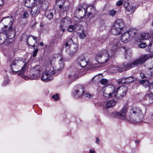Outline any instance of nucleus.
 <instances>
[{
    "instance_id": "obj_22",
    "label": "nucleus",
    "mask_w": 153,
    "mask_h": 153,
    "mask_svg": "<svg viewBox=\"0 0 153 153\" xmlns=\"http://www.w3.org/2000/svg\"><path fill=\"white\" fill-rule=\"evenodd\" d=\"M79 75L78 71L75 72L74 71L71 72L68 75V77L71 79L72 81H73L76 79Z\"/></svg>"
},
{
    "instance_id": "obj_1",
    "label": "nucleus",
    "mask_w": 153,
    "mask_h": 153,
    "mask_svg": "<svg viewBox=\"0 0 153 153\" xmlns=\"http://www.w3.org/2000/svg\"><path fill=\"white\" fill-rule=\"evenodd\" d=\"M109 44L106 50L98 53L96 57L97 61L101 63H105L114 56L115 52L118 48L123 49L126 51L125 48L121 44L120 41L117 39L111 38Z\"/></svg>"
},
{
    "instance_id": "obj_11",
    "label": "nucleus",
    "mask_w": 153,
    "mask_h": 153,
    "mask_svg": "<svg viewBox=\"0 0 153 153\" xmlns=\"http://www.w3.org/2000/svg\"><path fill=\"white\" fill-rule=\"evenodd\" d=\"M50 71L46 68V71L42 73L41 80L44 82H48L51 80L53 77L50 74Z\"/></svg>"
},
{
    "instance_id": "obj_56",
    "label": "nucleus",
    "mask_w": 153,
    "mask_h": 153,
    "mask_svg": "<svg viewBox=\"0 0 153 153\" xmlns=\"http://www.w3.org/2000/svg\"><path fill=\"white\" fill-rule=\"evenodd\" d=\"M139 142L137 140H136L135 141V143H139Z\"/></svg>"
},
{
    "instance_id": "obj_35",
    "label": "nucleus",
    "mask_w": 153,
    "mask_h": 153,
    "mask_svg": "<svg viewBox=\"0 0 153 153\" xmlns=\"http://www.w3.org/2000/svg\"><path fill=\"white\" fill-rule=\"evenodd\" d=\"M116 13V11L114 10H112L109 11V15L111 16H114L115 15Z\"/></svg>"
},
{
    "instance_id": "obj_58",
    "label": "nucleus",
    "mask_w": 153,
    "mask_h": 153,
    "mask_svg": "<svg viewBox=\"0 0 153 153\" xmlns=\"http://www.w3.org/2000/svg\"><path fill=\"white\" fill-rule=\"evenodd\" d=\"M152 69V68H149V69Z\"/></svg>"
},
{
    "instance_id": "obj_45",
    "label": "nucleus",
    "mask_w": 153,
    "mask_h": 153,
    "mask_svg": "<svg viewBox=\"0 0 153 153\" xmlns=\"http://www.w3.org/2000/svg\"><path fill=\"white\" fill-rule=\"evenodd\" d=\"M123 4V2L121 0H120L118 1L116 3V5L118 6H120L122 5Z\"/></svg>"
},
{
    "instance_id": "obj_10",
    "label": "nucleus",
    "mask_w": 153,
    "mask_h": 153,
    "mask_svg": "<svg viewBox=\"0 0 153 153\" xmlns=\"http://www.w3.org/2000/svg\"><path fill=\"white\" fill-rule=\"evenodd\" d=\"M84 92V87L81 85H78L73 92L75 98H78L82 95Z\"/></svg>"
},
{
    "instance_id": "obj_48",
    "label": "nucleus",
    "mask_w": 153,
    "mask_h": 153,
    "mask_svg": "<svg viewBox=\"0 0 153 153\" xmlns=\"http://www.w3.org/2000/svg\"><path fill=\"white\" fill-rule=\"evenodd\" d=\"M4 0H0V6L4 4Z\"/></svg>"
},
{
    "instance_id": "obj_3",
    "label": "nucleus",
    "mask_w": 153,
    "mask_h": 153,
    "mask_svg": "<svg viewBox=\"0 0 153 153\" xmlns=\"http://www.w3.org/2000/svg\"><path fill=\"white\" fill-rule=\"evenodd\" d=\"M151 57L150 55H143L131 62H124L123 63V68L119 67L117 65H112L110 68V71L113 73L117 72H121L124 70H128L135 66L141 65L144 63L147 60L151 58Z\"/></svg>"
},
{
    "instance_id": "obj_8",
    "label": "nucleus",
    "mask_w": 153,
    "mask_h": 153,
    "mask_svg": "<svg viewBox=\"0 0 153 153\" xmlns=\"http://www.w3.org/2000/svg\"><path fill=\"white\" fill-rule=\"evenodd\" d=\"M8 28V26L6 25L1 26L0 25V33L5 32V34L8 36V39L9 42H12L14 40L15 33L13 30L12 26H9Z\"/></svg>"
},
{
    "instance_id": "obj_31",
    "label": "nucleus",
    "mask_w": 153,
    "mask_h": 153,
    "mask_svg": "<svg viewBox=\"0 0 153 153\" xmlns=\"http://www.w3.org/2000/svg\"><path fill=\"white\" fill-rule=\"evenodd\" d=\"M61 11L63 13L67 12L69 9V7L68 6H63L62 8H59Z\"/></svg>"
},
{
    "instance_id": "obj_5",
    "label": "nucleus",
    "mask_w": 153,
    "mask_h": 153,
    "mask_svg": "<svg viewBox=\"0 0 153 153\" xmlns=\"http://www.w3.org/2000/svg\"><path fill=\"white\" fill-rule=\"evenodd\" d=\"M95 10V7L93 4L84 3L78 7L75 13L77 14L78 13L80 14V17H82V15L85 16V14H86L87 16L91 19L94 17V14L91 12L94 11Z\"/></svg>"
},
{
    "instance_id": "obj_55",
    "label": "nucleus",
    "mask_w": 153,
    "mask_h": 153,
    "mask_svg": "<svg viewBox=\"0 0 153 153\" xmlns=\"http://www.w3.org/2000/svg\"><path fill=\"white\" fill-rule=\"evenodd\" d=\"M149 16L150 18H151V19H152V15H149Z\"/></svg>"
},
{
    "instance_id": "obj_25",
    "label": "nucleus",
    "mask_w": 153,
    "mask_h": 153,
    "mask_svg": "<svg viewBox=\"0 0 153 153\" xmlns=\"http://www.w3.org/2000/svg\"><path fill=\"white\" fill-rule=\"evenodd\" d=\"M35 0H26L25 2V5L28 8L32 7L35 5Z\"/></svg>"
},
{
    "instance_id": "obj_23",
    "label": "nucleus",
    "mask_w": 153,
    "mask_h": 153,
    "mask_svg": "<svg viewBox=\"0 0 153 153\" xmlns=\"http://www.w3.org/2000/svg\"><path fill=\"white\" fill-rule=\"evenodd\" d=\"M129 36L126 32L124 33L121 36L120 40L122 42L124 43H127L129 40Z\"/></svg>"
},
{
    "instance_id": "obj_15",
    "label": "nucleus",
    "mask_w": 153,
    "mask_h": 153,
    "mask_svg": "<svg viewBox=\"0 0 153 153\" xmlns=\"http://www.w3.org/2000/svg\"><path fill=\"white\" fill-rule=\"evenodd\" d=\"M123 6L126 10L130 13V14H133L136 8L138 7V6H137L136 7L134 6H132L129 4L128 2L125 3Z\"/></svg>"
},
{
    "instance_id": "obj_44",
    "label": "nucleus",
    "mask_w": 153,
    "mask_h": 153,
    "mask_svg": "<svg viewBox=\"0 0 153 153\" xmlns=\"http://www.w3.org/2000/svg\"><path fill=\"white\" fill-rule=\"evenodd\" d=\"M36 2H39L38 4H39V5L40 7H41L42 5V2L43 1V0H36Z\"/></svg>"
},
{
    "instance_id": "obj_52",
    "label": "nucleus",
    "mask_w": 153,
    "mask_h": 153,
    "mask_svg": "<svg viewBox=\"0 0 153 153\" xmlns=\"http://www.w3.org/2000/svg\"><path fill=\"white\" fill-rule=\"evenodd\" d=\"M90 153H95V151L94 150H90Z\"/></svg>"
},
{
    "instance_id": "obj_51",
    "label": "nucleus",
    "mask_w": 153,
    "mask_h": 153,
    "mask_svg": "<svg viewBox=\"0 0 153 153\" xmlns=\"http://www.w3.org/2000/svg\"><path fill=\"white\" fill-rule=\"evenodd\" d=\"M99 142V139L98 138H96V143H98Z\"/></svg>"
},
{
    "instance_id": "obj_39",
    "label": "nucleus",
    "mask_w": 153,
    "mask_h": 153,
    "mask_svg": "<svg viewBox=\"0 0 153 153\" xmlns=\"http://www.w3.org/2000/svg\"><path fill=\"white\" fill-rule=\"evenodd\" d=\"M84 96L89 98H92L93 97V96L92 94H91L89 92H87L85 94Z\"/></svg>"
},
{
    "instance_id": "obj_32",
    "label": "nucleus",
    "mask_w": 153,
    "mask_h": 153,
    "mask_svg": "<svg viewBox=\"0 0 153 153\" xmlns=\"http://www.w3.org/2000/svg\"><path fill=\"white\" fill-rule=\"evenodd\" d=\"M145 95L148 97L149 100H153V93L149 91V90L146 94Z\"/></svg>"
},
{
    "instance_id": "obj_4",
    "label": "nucleus",
    "mask_w": 153,
    "mask_h": 153,
    "mask_svg": "<svg viewBox=\"0 0 153 153\" xmlns=\"http://www.w3.org/2000/svg\"><path fill=\"white\" fill-rule=\"evenodd\" d=\"M127 89V87L123 85L118 87L115 91L114 86L111 85L106 87L103 94L107 98L114 97L119 99L126 95Z\"/></svg>"
},
{
    "instance_id": "obj_41",
    "label": "nucleus",
    "mask_w": 153,
    "mask_h": 153,
    "mask_svg": "<svg viewBox=\"0 0 153 153\" xmlns=\"http://www.w3.org/2000/svg\"><path fill=\"white\" fill-rule=\"evenodd\" d=\"M79 37L81 39H84L86 37V35L84 33H82L80 34Z\"/></svg>"
},
{
    "instance_id": "obj_28",
    "label": "nucleus",
    "mask_w": 153,
    "mask_h": 153,
    "mask_svg": "<svg viewBox=\"0 0 153 153\" xmlns=\"http://www.w3.org/2000/svg\"><path fill=\"white\" fill-rule=\"evenodd\" d=\"M65 2L64 0H56V3L59 6V8H62Z\"/></svg>"
},
{
    "instance_id": "obj_30",
    "label": "nucleus",
    "mask_w": 153,
    "mask_h": 153,
    "mask_svg": "<svg viewBox=\"0 0 153 153\" xmlns=\"http://www.w3.org/2000/svg\"><path fill=\"white\" fill-rule=\"evenodd\" d=\"M139 82L145 87H146L150 85L149 82L148 80H140Z\"/></svg>"
},
{
    "instance_id": "obj_19",
    "label": "nucleus",
    "mask_w": 153,
    "mask_h": 153,
    "mask_svg": "<svg viewBox=\"0 0 153 153\" xmlns=\"http://www.w3.org/2000/svg\"><path fill=\"white\" fill-rule=\"evenodd\" d=\"M37 37L33 36H30L28 37L26 41V42L28 46L31 45V44H34L35 43L33 42L34 41L35 43H36L37 42Z\"/></svg>"
},
{
    "instance_id": "obj_53",
    "label": "nucleus",
    "mask_w": 153,
    "mask_h": 153,
    "mask_svg": "<svg viewBox=\"0 0 153 153\" xmlns=\"http://www.w3.org/2000/svg\"><path fill=\"white\" fill-rule=\"evenodd\" d=\"M150 116L151 118H153V112L151 113H150Z\"/></svg>"
},
{
    "instance_id": "obj_18",
    "label": "nucleus",
    "mask_w": 153,
    "mask_h": 153,
    "mask_svg": "<svg viewBox=\"0 0 153 153\" xmlns=\"http://www.w3.org/2000/svg\"><path fill=\"white\" fill-rule=\"evenodd\" d=\"M8 36L3 33H0V44L1 45L4 44L6 41L8 43L9 42L8 39Z\"/></svg>"
},
{
    "instance_id": "obj_6",
    "label": "nucleus",
    "mask_w": 153,
    "mask_h": 153,
    "mask_svg": "<svg viewBox=\"0 0 153 153\" xmlns=\"http://www.w3.org/2000/svg\"><path fill=\"white\" fill-rule=\"evenodd\" d=\"M125 27L124 20L121 19H117L112 27L111 32L115 35L120 34L123 31Z\"/></svg>"
},
{
    "instance_id": "obj_2",
    "label": "nucleus",
    "mask_w": 153,
    "mask_h": 153,
    "mask_svg": "<svg viewBox=\"0 0 153 153\" xmlns=\"http://www.w3.org/2000/svg\"><path fill=\"white\" fill-rule=\"evenodd\" d=\"M19 62L24 63V61H22V58L19 57H17L13 61L12 64L10 65V68L12 74L15 73H18V75L21 76L23 78L27 80L29 78L27 76L24 75V74L25 73L27 67V63H25L23 66L22 67L21 69L20 70H14L13 65H15ZM32 71L33 73L29 78L30 79H37L40 76L42 71V68L40 65H38L33 67Z\"/></svg>"
},
{
    "instance_id": "obj_13",
    "label": "nucleus",
    "mask_w": 153,
    "mask_h": 153,
    "mask_svg": "<svg viewBox=\"0 0 153 153\" xmlns=\"http://www.w3.org/2000/svg\"><path fill=\"white\" fill-rule=\"evenodd\" d=\"M128 108V105L124 106L122 110L118 112V118L122 119H124L126 118V113Z\"/></svg>"
},
{
    "instance_id": "obj_20",
    "label": "nucleus",
    "mask_w": 153,
    "mask_h": 153,
    "mask_svg": "<svg viewBox=\"0 0 153 153\" xmlns=\"http://www.w3.org/2000/svg\"><path fill=\"white\" fill-rule=\"evenodd\" d=\"M13 20V17L11 16H8L3 19L2 21L4 24H7V25L12 26V21Z\"/></svg>"
},
{
    "instance_id": "obj_50",
    "label": "nucleus",
    "mask_w": 153,
    "mask_h": 153,
    "mask_svg": "<svg viewBox=\"0 0 153 153\" xmlns=\"http://www.w3.org/2000/svg\"><path fill=\"white\" fill-rule=\"evenodd\" d=\"M153 45V41H152L151 42H150L149 45V47H151V46Z\"/></svg>"
},
{
    "instance_id": "obj_33",
    "label": "nucleus",
    "mask_w": 153,
    "mask_h": 153,
    "mask_svg": "<svg viewBox=\"0 0 153 153\" xmlns=\"http://www.w3.org/2000/svg\"><path fill=\"white\" fill-rule=\"evenodd\" d=\"M149 72H150V75L147 74V76H146L145 75H144L143 73H141L140 74V76L142 78H144L146 77H147L148 78H151L152 76V73L150 71H149Z\"/></svg>"
},
{
    "instance_id": "obj_12",
    "label": "nucleus",
    "mask_w": 153,
    "mask_h": 153,
    "mask_svg": "<svg viewBox=\"0 0 153 153\" xmlns=\"http://www.w3.org/2000/svg\"><path fill=\"white\" fill-rule=\"evenodd\" d=\"M71 23V19L69 17L66 16L65 18H62L61 20L60 25V28L61 30L63 32H64L65 30L63 27L70 24Z\"/></svg>"
},
{
    "instance_id": "obj_29",
    "label": "nucleus",
    "mask_w": 153,
    "mask_h": 153,
    "mask_svg": "<svg viewBox=\"0 0 153 153\" xmlns=\"http://www.w3.org/2000/svg\"><path fill=\"white\" fill-rule=\"evenodd\" d=\"M46 16L49 19L51 20L53 18V13L49 10H47L45 13Z\"/></svg>"
},
{
    "instance_id": "obj_14",
    "label": "nucleus",
    "mask_w": 153,
    "mask_h": 153,
    "mask_svg": "<svg viewBox=\"0 0 153 153\" xmlns=\"http://www.w3.org/2000/svg\"><path fill=\"white\" fill-rule=\"evenodd\" d=\"M41 7L39 4H36L31 7V10L30 12L31 15L33 17L36 16L39 13Z\"/></svg>"
},
{
    "instance_id": "obj_42",
    "label": "nucleus",
    "mask_w": 153,
    "mask_h": 153,
    "mask_svg": "<svg viewBox=\"0 0 153 153\" xmlns=\"http://www.w3.org/2000/svg\"><path fill=\"white\" fill-rule=\"evenodd\" d=\"M9 82V80L8 79L7 77L6 79H5L4 82L3 83V85H7Z\"/></svg>"
},
{
    "instance_id": "obj_40",
    "label": "nucleus",
    "mask_w": 153,
    "mask_h": 153,
    "mask_svg": "<svg viewBox=\"0 0 153 153\" xmlns=\"http://www.w3.org/2000/svg\"><path fill=\"white\" fill-rule=\"evenodd\" d=\"M118 112H113L111 113V115L114 117L118 118Z\"/></svg>"
},
{
    "instance_id": "obj_54",
    "label": "nucleus",
    "mask_w": 153,
    "mask_h": 153,
    "mask_svg": "<svg viewBox=\"0 0 153 153\" xmlns=\"http://www.w3.org/2000/svg\"><path fill=\"white\" fill-rule=\"evenodd\" d=\"M44 45V43L43 42H40V45L41 46H43Z\"/></svg>"
},
{
    "instance_id": "obj_37",
    "label": "nucleus",
    "mask_w": 153,
    "mask_h": 153,
    "mask_svg": "<svg viewBox=\"0 0 153 153\" xmlns=\"http://www.w3.org/2000/svg\"><path fill=\"white\" fill-rule=\"evenodd\" d=\"M52 98L55 101L59 99V94H56V95H53L52 96Z\"/></svg>"
},
{
    "instance_id": "obj_57",
    "label": "nucleus",
    "mask_w": 153,
    "mask_h": 153,
    "mask_svg": "<svg viewBox=\"0 0 153 153\" xmlns=\"http://www.w3.org/2000/svg\"><path fill=\"white\" fill-rule=\"evenodd\" d=\"M32 46L33 47H34L35 46V45H32Z\"/></svg>"
},
{
    "instance_id": "obj_46",
    "label": "nucleus",
    "mask_w": 153,
    "mask_h": 153,
    "mask_svg": "<svg viewBox=\"0 0 153 153\" xmlns=\"http://www.w3.org/2000/svg\"><path fill=\"white\" fill-rule=\"evenodd\" d=\"M38 50L37 49H35L34 50L33 53V56L35 57L36 55V54L38 51Z\"/></svg>"
},
{
    "instance_id": "obj_26",
    "label": "nucleus",
    "mask_w": 153,
    "mask_h": 153,
    "mask_svg": "<svg viewBox=\"0 0 153 153\" xmlns=\"http://www.w3.org/2000/svg\"><path fill=\"white\" fill-rule=\"evenodd\" d=\"M64 59L62 57L60 59L59 62V64L56 66H57V70H61L64 67Z\"/></svg>"
},
{
    "instance_id": "obj_24",
    "label": "nucleus",
    "mask_w": 153,
    "mask_h": 153,
    "mask_svg": "<svg viewBox=\"0 0 153 153\" xmlns=\"http://www.w3.org/2000/svg\"><path fill=\"white\" fill-rule=\"evenodd\" d=\"M137 30L134 28L130 29L126 32L128 35L130 37H133L137 32Z\"/></svg>"
},
{
    "instance_id": "obj_9",
    "label": "nucleus",
    "mask_w": 153,
    "mask_h": 153,
    "mask_svg": "<svg viewBox=\"0 0 153 153\" xmlns=\"http://www.w3.org/2000/svg\"><path fill=\"white\" fill-rule=\"evenodd\" d=\"M65 49L67 53L71 55H73L77 51V45L73 42L71 39H70L65 44Z\"/></svg>"
},
{
    "instance_id": "obj_34",
    "label": "nucleus",
    "mask_w": 153,
    "mask_h": 153,
    "mask_svg": "<svg viewBox=\"0 0 153 153\" xmlns=\"http://www.w3.org/2000/svg\"><path fill=\"white\" fill-rule=\"evenodd\" d=\"M100 83L102 85H106L108 82V80L105 79H102L100 81Z\"/></svg>"
},
{
    "instance_id": "obj_21",
    "label": "nucleus",
    "mask_w": 153,
    "mask_h": 153,
    "mask_svg": "<svg viewBox=\"0 0 153 153\" xmlns=\"http://www.w3.org/2000/svg\"><path fill=\"white\" fill-rule=\"evenodd\" d=\"M134 81V78L132 77H129L121 79L120 81H119V83H128L132 82Z\"/></svg>"
},
{
    "instance_id": "obj_17",
    "label": "nucleus",
    "mask_w": 153,
    "mask_h": 153,
    "mask_svg": "<svg viewBox=\"0 0 153 153\" xmlns=\"http://www.w3.org/2000/svg\"><path fill=\"white\" fill-rule=\"evenodd\" d=\"M150 37V36L147 33H141L137 37V41L140 42L141 40H147Z\"/></svg>"
},
{
    "instance_id": "obj_47",
    "label": "nucleus",
    "mask_w": 153,
    "mask_h": 153,
    "mask_svg": "<svg viewBox=\"0 0 153 153\" xmlns=\"http://www.w3.org/2000/svg\"><path fill=\"white\" fill-rule=\"evenodd\" d=\"M50 71V74L51 76L52 75H53L55 74V72L53 70H51H51H49Z\"/></svg>"
},
{
    "instance_id": "obj_36",
    "label": "nucleus",
    "mask_w": 153,
    "mask_h": 153,
    "mask_svg": "<svg viewBox=\"0 0 153 153\" xmlns=\"http://www.w3.org/2000/svg\"><path fill=\"white\" fill-rule=\"evenodd\" d=\"M147 46V44L146 43L142 42L140 43L138 45V47L140 48H144Z\"/></svg>"
},
{
    "instance_id": "obj_38",
    "label": "nucleus",
    "mask_w": 153,
    "mask_h": 153,
    "mask_svg": "<svg viewBox=\"0 0 153 153\" xmlns=\"http://www.w3.org/2000/svg\"><path fill=\"white\" fill-rule=\"evenodd\" d=\"M74 30V26L73 25H69L67 29L68 31L72 32Z\"/></svg>"
},
{
    "instance_id": "obj_7",
    "label": "nucleus",
    "mask_w": 153,
    "mask_h": 153,
    "mask_svg": "<svg viewBox=\"0 0 153 153\" xmlns=\"http://www.w3.org/2000/svg\"><path fill=\"white\" fill-rule=\"evenodd\" d=\"M129 115L130 119L134 120H140L144 117V113L140 108L134 107L130 110Z\"/></svg>"
},
{
    "instance_id": "obj_16",
    "label": "nucleus",
    "mask_w": 153,
    "mask_h": 153,
    "mask_svg": "<svg viewBox=\"0 0 153 153\" xmlns=\"http://www.w3.org/2000/svg\"><path fill=\"white\" fill-rule=\"evenodd\" d=\"M78 64L82 67H85L88 64V62L87 61L85 57L82 56H80L77 60Z\"/></svg>"
},
{
    "instance_id": "obj_49",
    "label": "nucleus",
    "mask_w": 153,
    "mask_h": 153,
    "mask_svg": "<svg viewBox=\"0 0 153 153\" xmlns=\"http://www.w3.org/2000/svg\"><path fill=\"white\" fill-rule=\"evenodd\" d=\"M152 88L153 89V83L150 85L149 90H150V89H152Z\"/></svg>"
},
{
    "instance_id": "obj_43",
    "label": "nucleus",
    "mask_w": 153,
    "mask_h": 153,
    "mask_svg": "<svg viewBox=\"0 0 153 153\" xmlns=\"http://www.w3.org/2000/svg\"><path fill=\"white\" fill-rule=\"evenodd\" d=\"M29 16V13L27 12H25L24 13L22 16L23 18H26L28 17Z\"/></svg>"
},
{
    "instance_id": "obj_27",
    "label": "nucleus",
    "mask_w": 153,
    "mask_h": 153,
    "mask_svg": "<svg viewBox=\"0 0 153 153\" xmlns=\"http://www.w3.org/2000/svg\"><path fill=\"white\" fill-rule=\"evenodd\" d=\"M116 101L114 100L108 101L105 105V107L106 108H108L113 107L116 104Z\"/></svg>"
}]
</instances>
